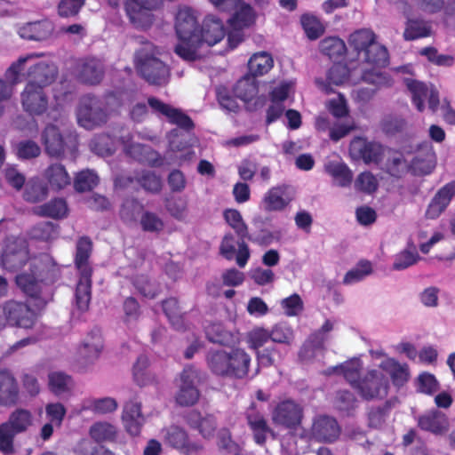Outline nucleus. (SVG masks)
Wrapping results in <instances>:
<instances>
[{
    "mask_svg": "<svg viewBox=\"0 0 455 455\" xmlns=\"http://www.w3.org/2000/svg\"><path fill=\"white\" fill-rule=\"evenodd\" d=\"M383 152L382 146L377 142H369L363 138H355L350 143V154L362 158L365 163H377Z\"/></svg>",
    "mask_w": 455,
    "mask_h": 455,
    "instance_id": "obj_26",
    "label": "nucleus"
},
{
    "mask_svg": "<svg viewBox=\"0 0 455 455\" xmlns=\"http://www.w3.org/2000/svg\"><path fill=\"white\" fill-rule=\"evenodd\" d=\"M163 307L173 327L177 330H180L183 327V319L179 310L177 299L170 298L164 300Z\"/></svg>",
    "mask_w": 455,
    "mask_h": 455,
    "instance_id": "obj_64",
    "label": "nucleus"
},
{
    "mask_svg": "<svg viewBox=\"0 0 455 455\" xmlns=\"http://www.w3.org/2000/svg\"><path fill=\"white\" fill-rule=\"evenodd\" d=\"M44 87L26 84L21 94V104L24 110L31 115H41L48 107V98Z\"/></svg>",
    "mask_w": 455,
    "mask_h": 455,
    "instance_id": "obj_22",
    "label": "nucleus"
},
{
    "mask_svg": "<svg viewBox=\"0 0 455 455\" xmlns=\"http://www.w3.org/2000/svg\"><path fill=\"white\" fill-rule=\"evenodd\" d=\"M53 31V25L49 20L31 22L22 27L19 34L22 38L41 41L47 39Z\"/></svg>",
    "mask_w": 455,
    "mask_h": 455,
    "instance_id": "obj_43",
    "label": "nucleus"
},
{
    "mask_svg": "<svg viewBox=\"0 0 455 455\" xmlns=\"http://www.w3.org/2000/svg\"><path fill=\"white\" fill-rule=\"evenodd\" d=\"M34 417L30 411L26 409H16L13 411L8 420L5 422L16 434L26 432L33 424Z\"/></svg>",
    "mask_w": 455,
    "mask_h": 455,
    "instance_id": "obj_44",
    "label": "nucleus"
},
{
    "mask_svg": "<svg viewBox=\"0 0 455 455\" xmlns=\"http://www.w3.org/2000/svg\"><path fill=\"white\" fill-rule=\"evenodd\" d=\"M300 23L307 36L311 40L320 37L325 30L324 25L313 14L305 13L301 15Z\"/></svg>",
    "mask_w": 455,
    "mask_h": 455,
    "instance_id": "obj_56",
    "label": "nucleus"
},
{
    "mask_svg": "<svg viewBox=\"0 0 455 455\" xmlns=\"http://www.w3.org/2000/svg\"><path fill=\"white\" fill-rule=\"evenodd\" d=\"M388 378L379 367L368 371L356 384L355 389L366 400L381 399L387 394Z\"/></svg>",
    "mask_w": 455,
    "mask_h": 455,
    "instance_id": "obj_8",
    "label": "nucleus"
},
{
    "mask_svg": "<svg viewBox=\"0 0 455 455\" xmlns=\"http://www.w3.org/2000/svg\"><path fill=\"white\" fill-rule=\"evenodd\" d=\"M455 196V180L440 188L431 200L426 211L427 219L435 220L447 208L452 197Z\"/></svg>",
    "mask_w": 455,
    "mask_h": 455,
    "instance_id": "obj_28",
    "label": "nucleus"
},
{
    "mask_svg": "<svg viewBox=\"0 0 455 455\" xmlns=\"http://www.w3.org/2000/svg\"><path fill=\"white\" fill-rule=\"evenodd\" d=\"M371 263L368 260H362L346 274L343 283L345 284H354L363 280L366 276L371 275Z\"/></svg>",
    "mask_w": 455,
    "mask_h": 455,
    "instance_id": "obj_59",
    "label": "nucleus"
},
{
    "mask_svg": "<svg viewBox=\"0 0 455 455\" xmlns=\"http://www.w3.org/2000/svg\"><path fill=\"white\" fill-rule=\"evenodd\" d=\"M205 334L208 339L212 343L221 345H229L235 341V336L227 331L221 323H212L206 327Z\"/></svg>",
    "mask_w": 455,
    "mask_h": 455,
    "instance_id": "obj_55",
    "label": "nucleus"
},
{
    "mask_svg": "<svg viewBox=\"0 0 455 455\" xmlns=\"http://www.w3.org/2000/svg\"><path fill=\"white\" fill-rule=\"evenodd\" d=\"M44 267H40L39 277H36L35 274H20L16 276L17 285L28 296L37 298L41 291V282L53 279L56 275V269L52 259L45 255L44 256Z\"/></svg>",
    "mask_w": 455,
    "mask_h": 455,
    "instance_id": "obj_10",
    "label": "nucleus"
},
{
    "mask_svg": "<svg viewBox=\"0 0 455 455\" xmlns=\"http://www.w3.org/2000/svg\"><path fill=\"white\" fill-rule=\"evenodd\" d=\"M117 408L118 403L113 397H88L81 402L78 413L82 414L84 411H90L95 414L106 415L115 412Z\"/></svg>",
    "mask_w": 455,
    "mask_h": 455,
    "instance_id": "obj_33",
    "label": "nucleus"
},
{
    "mask_svg": "<svg viewBox=\"0 0 455 455\" xmlns=\"http://www.w3.org/2000/svg\"><path fill=\"white\" fill-rule=\"evenodd\" d=\"M324 171L332 177L334 184L339 187H348L353 180L352 171L340 160L325 163Z\"/></svg>",
    "mask_w": 455,
    "mask_h": 455,
    "instance_id": "obj_40",
    "label": "nucleus"
},
{
    "mask_svg": "<svg viewBox=\"0 0 455 455\" xmlns=\"http://www.w3.org/2000/svg\"><path fill=\"white\" fill-rule=\"evenodd\" d=\"M186 134H178V131L174 130L171 132L169 137L170 149L173 152H180L181 155L177 156L179 159L189 158L194 153L192 152L189 145L185 141Z\"/></svg>",
    "mask_w": 455,
    "mask_h": 455,
    "instance_id": "obj_58",
    "label": "nucleus"
},
{
    "mask_svg": "<svg viewBox=\"0 0 455 455\" xmlns=\"http://www.w3.org/2000/svg\"><path fill=\"white\" fill-rule=\"evenodd\" d=\"M133 379L140 386H147L154 383L155 375L148 369V359L146 355H140L133 365Z\"/></svg>",
    "mask_w": 455,
    "mask_h": 455,
    "instance_id": "obj_53",
    "label": "nucleus"
},
{
    "mask_svg": "<svg viewBox=\"0 0 455 455\" xmlns=\"http://www.w3.org/2000/svg\"><path fill=\"white\" fill-rule=\"evenodd\" d=\"M404 84L411 94L413 104L419 111L424 110L426 100L428 101L429 108L435 111L439 105V96L437 91L433 86L428 87L425 84L411 78H405Z\"/></svg>",
    "mask_w": 455,
    "mask_h": 455,
    "instance_id": "obj_16",
    "label": "nucleus"
},
{
    "mask_svg": "<svg viewBox=\"0 0 455 455\" xmlns=\"http://www.w3.org/2000/svg\"><path fill=\"white\" fill-rule=\"evenodd\" d=\"M121 421L127 434L138 436L146 422L141 411V403L136 400H130L123 406Z\"/></svg>",
    "mask_w": 455,
    "mask_h": 455,
    "instance_id": "obj_19",
    "label": "nucleus"
},
{
    "mask_svg": "<svg viewBox=\"0 0 455 455\" xmlns=\"http://www.w3.org/2000/svg\"><path fill=\"white\" fill-rule=\"evenodd\" d=\"M99 178L97 174L92 171L85 170L76 175L74 186L77 191L84 192L92 189L97 186Z\"/></svg>",
    "mask_w": 455,
    "mask_h": 455,
    "instance_id": "obj_62",
    "label": "nucleus"
},
{
    "mask_svg": "<svg viewBox=\"0 0 455 455\" xmlns=\"http://www.w3.org/2000/svg\"><path fill=\"white\" fill-rule=\"evenodd\" d=\"M339 427L334 418L318 416L313 421L311 436L317 442L331 443L339 437Z\"/></svg>",
    "mask_w": 455,
    "mask_h": 455,
    "instance_id": "obj_23",
    "label": "nucleus"
},
{
    "mask_svg": "<svg viewBox=\"0 0 455 455\" xmlns=\"http://www.w3.org/2000/svg\"><path fill=\"white\" fill-rule=\"evenodd\" d=\"M198 371L192 366H187L176 380L177 392L175 400L181 406L195 404L199 398V391L196 383L198 381Z\"/></svg>",
    "mask_w": 455,
    "mask_h": 455,
    "instance_id": "obj_9",
    "label": "nucleus"
},
{
    "mask_svg": "<svg viewBox=\"0 0 455 455\" xmlns=\"http://www.w3.org/2000/svg\"><path fill=\"white\" fill-rule=\"evenodd\" d=\"M379 182L377 178L370 172L360 173L355 180V189L359 192L371 194L376 191Z\"/></svg>",
    "mask_w": 455,
    "mask_h": 455,
    "instance_id": "obj_61",
    "label": "nucleus"
},
{
    "mask_svg": "<svg viewBox=\"0 0 455 455\" xmlns=\"http://www.w3.org/2000/svg\"><path fill=\"white\" fill-rule=\"evenodd\" d=\"M19 389L14 377L8 371H0V403L12 405L17 402Z\"/></svg>",
    "mask_w": 455,
    "mask_h": 455,
    "instance_id": "obj_39",
    "label": "nucleus"
},
{
    "mask_svg": "<svg viewBox=\"0 0 455 455\" xmlns=\"http://www.w3.org/2000/svg\"><path fill=\"white\" fill-rule=\"evenodd\" d=\"M434 152L430 145L426 144L415 156L405 158H394V164L402 171L410 168L416 174H427L434 168Z\"/></svg>",
    "mask_w": 455,
    "mask_h": 455,
    "instance_id": "obj_14",
    "label": "nucleus"
},
{
    "mask_svg": "<svg viewBox=\"0 0 455 455\" xmlns=\"http://www.w3.org/2000/svg\"><path fill=\"white\" fill-rule=\"evenodd\" d=\"M187 421L191 427L197 429L204 438L213 437L217 423L212 415L202 416L199 412L193 411L188 413Z\"/></svg>",
    "mask_w": 455,
    "mask_h": 455,
    "instance_id": "obj_38",
    "label": "nucleus"
},
{
    "mask_svg": "<svg viewBox=\"0 0 455 455\" xmlns=\"http://www.w3.org/2000/svg\"><path fill=\"white\" fill-rule=\"evenodd\" d=\"M104 343L100 330L91 331L83 339L77 348L76 366L78 371H85L100 357Z\"/></svg>",
    "mask_w": 455,
    "mask_h": 455,
    "instance_id": "obj_6",
    "label": "nucleus"
},
{
    "mask_svg": "<svg viewBox=\"0 0 455 455\" xmlns=\"http://www.w3.org/2000/svg\"><path fill=\"white\" fill-rule=\"evenodd\" d=\"M363 363L359 358H353L332 369L335 373L342 374L349 384L355 388L356 384L361 380L360 371Z\"/></svg>",
    "mask_w": 455,
    "mask_h": 455,
    "instance_id": "obj_48",
    "label": "nucleus"
},
{
    "mask_svg": "<svg viewBox=\"0 0 455 455\" xmlns=\"http://www.w3.org/2000/svg\"><path fill=\"white\" fill-rule=\"evenodd\" d=\"M432 28L428 21L419 19H408L403 31V38L407 41L427 37L431 35Z\"/></svg>",
    "mask_w": 455,
    "mask_h": 455,
    "instance_id": "obj_46",
    "label": "nucleus"
},
{
    "mask_svg": "<svg viewBox=\"0 0 455 455\" xmlns=\"http://www.w3.org/2000/svg\"><path fill=\"white\" fill-rule=\"evenodd\" d=\"M251 355L242 348L230 350V378L243 379L249 374Z\"/></svg>",
    "mask_w": 455,
    "mask_h": 455,
    "instance_id": "obj_37",
    "label": "nucleus"
},
{
    "mask_svg": "<svg viewBox=\"0 0 455 455\" xmlns=\"http://www.w3.org/2000/svg\"><path fill=\"white\" fill-rule=\"evenodd\" d=\"M356 72V69L349 72L345 65L338 63L333 65L328 71L326 81L317 78L315 83L320 90L330 93L332 92L331 84L342 85L349 82L354 83L355 81L354 76Z\"/></svg>",
    "mask_w": 455,
    "mask_h": 455,
    "instance_id": "obj_25",
    "label": "nucleus"
},
{
    "mask_svg": "<svg viewBox=\"0 0 455 455\" xmlns=\"http://www.w3.org/2000/svg\"><path fill=\"white\" fill-rule=\"evenodd\" d=\"M200 41L195 44L196 52L200 53L199 48L206 44L213 46L220 43L226 35L223 22L213 15H207L202 24L201 29L197 30Z\"/></svg>",
    "mask_w": 455,
    "mask_h": 455,
    "instance_id": "obj_18",
    "label": "nucleus"
},
{
    "mask_svg": "<svg viewBox=\"0 0 455 455\" xmlns=\"http://www.w3.org/2000/svg\"><path fill=\"white\" fill-rule=\"evenodd\" d=\"M34 212L42 217L60 219L67 216L68 205L64 199L55 198L43 205L36 207Z\"/></svg>",
    "mask_w": 455,
    "mask_h": 455,
    "instance_id": "obj_47",
    "label": "nucleus"
},
{
    "mask_svg": "<svg viewBox=\"0 0 455 455\" xmlns=\"http://www.w3.org/2000/svg\"><path fill=\"white\" fill-rule=\"evenodd\" d=\"M43 178L46 181L48 189L60 191L70 184V177L61 164H52L43 172Z\"/></svg>",
    "mask_w": 455,
    "mask_h": 455,
    "instance_id": "obj_34",
    "label": "nucleus"
},
{
    "mask_svg": "<svg viewBox=\"0 0 455 455\" xmlns=\"http://www.w3.org/2000/svg\"><path fill=\"white\" fill-rule=\"evenodd\" d=\"M235 12L228 20L231 31L228 36V41L230 48H235L243 40L242 30L250 27L255 20V12L253 9L244 3H238Z\"/></svg>",
    "mask_w": 455,
    "mask_h": 455,
    "instance_id": "obj_12",
    "label": "nucleus"
},
{
    "mask_svg": "<svg viewBox=\"0 0 455 455\" xmlns=\"http://www.w3.org/2000/svg\"><path fill=\"white\" fill-rule=\"evenodd\" d=\"M160 3V0H126L125 9L134 26L147 28L153 22L152 11L156 9Z\"/></svg>",
    "mask_w": 455,
    "mask_h": 455,
    "instance_id": "obj_13",
    "label": "nucleus"
},
{
    "mask_svg": "<svg viewBox=\"0 0 455 455\" xmlns=\"http://www.w3.org/2000/svg\"><path fill=\"white\" fill-rule=\"evenodd\" d=\"M293 199L292 188L288 185H277L269 188L262 198V207L266 212H280Z\"/></svg>",
    "mask_w": 455,
    "mask_h": 455,
    "instance_id": "obj_21",
    "label": "nucleus"
},
{
    "mask_svg": "<svg viewBox=\"0 0 455 455\" xmlns=\"http://www.w3.org/2000/svg\"><path fill=\"white\" fill-rule=\"evenodd\" d=\"M345 49V43L338 37H328L320 43L321 52L330 58L342 55Z\"/></svg>",
    "mask_w": 455,
    "mask_h": 455,
    "instance_id": "obj_63",
    "label": "nucleus"
},
{
    "mask_svg": "<svg viewBox=\"0 0 455 455\" xmlns=\"http://www.w3.org/2000/svg\"><path fill=\"white\" fill-rule=\"evenodd\" d=\"M245 418L252 432L254 441L256 443L263 445L267 441V435L272 434V430L264 415L256 408L254 403L246 410Z\"/></svg>",
    "mask_w": 455,
    "mask_h": 455,
    "instance_id": "obj_24",
    "label": "nucleus"
},
{
    "mask_svg": "<svg viewBox=\"0 0 455 455\" xmlns=\"http://www.w3.org/2000/svg\"><path fill=\"white\" fill-rule=\"evenodd\" d=\"M270 334V340L275 343L290 345L294 339L293 329L284 322L275 324Z\"/></svg>",
    "mask_w": 455,
    "mask_h": 455,
    "instance_id": "obj_57",
    "label": "nucleus"
},
{
    "mask_svg": "<svg viewBox=\"0 0 455 455\" xmlns=\"http://www.w3.org/2000/svg\"><path fill=\"white\" fill-rule=\"evenodd\" d=\"M348 44L358 52V58H368L376 52L375 61L383 62L387 59V49L375 42L374 33L370 29H360L350 35Z\"/></svg>",
    "mask_w": 455,
    "mask_h": 455,
    "instance_id": "obj_7",
    "label": "nucleus"
},
{
    "mask_svg": "<svg viewBox=\"0 0 455 455\" xmlns=\"http://www.w3.org/2000/svg\"><path fill=\"white\" fill-rule=\"evenodd\" d=\"M332 329L333 323L330 320L325 321L319 331L313 334L302 347L299 352L300 359L303 361L312 359L315 355V351L322 348L326 339L325 334Z\"/></svg>",
    "mask_w": 455,
    "mask_h": 455,
    "instance_id": "obj_36",
    "label": "nucleus"
},
{
    "mask_svg": "<svg viewBox=\"0 0 455 455\" xmlns=\"http://www.w3.org/2000/svg\"><path fill=\"white\" fill-rule=\"evenodd\" d=\"M90 148L99 156H108L115 150L114 140L108 135H99L91 140Z\"/></svg>",
    "mask_w": 455,
    "mask_h": 455,
    "instance_id": "obj_60",
    "label": "nucleus"
},
{
    "mask_svg": "<svg viewBox=\"0 0 455 455\" xmlns=\"http://www.w3.org/2000/svg\"><path fill=\"white\" fill-rule=\"evenodd\" d=\"M303 418V408L291 400L279 403L271 413L272 421L287 428L299 426Z\"/></svg>",
    "mask_w": 455,
    "mask_h": 455,
    "instance_id": "obj_15",
    "label": "nucleus"
},
{
    "mask_svg": "<svg viewBox=\"0 0 455 455\" xmlns=\"http://www.w3.org/2000/svg\"><path fill=\"white\" fill-rule=\"evenodd\" d=\"M78 76L83 83L99 84L104 75V66L100 60L90 58L81 61L77 69Z\"/></svg>",
    "mask_w": 455,
    "mask_h": 455,
    "instance_id": "obj_35",
    "label": "nucleus"
},
{
    "mask_svg": "<svg viewBox=\"0 0 455 455\" xmlns=\"http://www.w3.org/2000/svg\"><path fill=\"white\" fill-rule=\"evenodd\" d=\"M274 66V60L267 52L254 53L249 60L248 68L251 76H263L267 74Z\"/></svg>",
    "mask_w": 455,
    "mask_h": 455,
    "instance_id": "obj_45",
    "label": "nucleus"
},
{
    "mask_svg": "<svg viewBox=\"0 0 455 455\" xmlns=\"http://www.w3.org/2000/svg\"><path fill=\"white\" fill-rule=\"evenodd\" d=\"M4 315L11 325L31 328L35 324L36 314L27 304L10 300L4 306Z\"/></svg>",
    "mask_w": 455,
    "mask_h": 455,
    "instance_id": "obj_17",
    "label": "nucleus"
},
{
    "mask_svg": "<svg viewBox=\"0 0 455 455\" xmlns=\"http://www.w3.org/2000/svg\"><path fill=\"white\" fill-rule=\"evenodd\" d=\"M92 243L88 238H81L76 245V266L79 272V280L75 292L76 307L82 312L87 310L91 301L92 268L88 259Z\"/></svg>",
    "mask_w": 455,
    "mask_h": 455,
    "instance_id": "obj_4",
    "label": "nucleus"
},
{
    "mask_svg": "<svg viewBox=\"0 0 455 455\" xmlns=\"http://www.w3.org/2000/svg\"><path fill=\"white\" fill-rule=\"evenodd\" d=\"M162 434L164 442L173 448L184 449L188 443L187 432L178 426H170L163 429Z\"/></svg>",
    "mask_w": 455,
    "mask_h": 455,
    "instance_id": "obj_54",
    "label": "nucleus"
},
{
    "mask_svg": "<svg viewBox=\"0 0 455 455\" xmlns=\"http://www.w3.org/2000/svg\"><path fill=\"white\" fill-rule=\"evenodd\" d=\"M40 140L45 153L51 157H61L68 147L60 128L52 124H49L44 128Z\"/></svg>",
    "mask_w": 455,
    "mask_h": 455,
    "instance_id": "obj_20",
    "label": "nucleus"
},
{
    "mask_svg": "<svg viewBox=\"0 0 455 455\" xmlns=\"http://www.w3.org/2000/svg\"><path fill=\"white\" fill-rule=\"evenodd\" d=\"M148 105L155 112L164 115L170 123L180 128L190 129L193 126L191 119L178 108L164 104L156 98L148 99Z\"/></svg>",
    "mask_w": 455,
    "mask_h": 455,
    "instance_id": "obj_29",
    "label": "nucleus"
},
{
    "mask_svg": "<svg viewBox=\"0 0 455 455\" xmlns=\"http://www.w3.org/2000/svg\"><path fill=\"white\" fill-rule=\"evenodd\" d=\"M137 135H128L122 138L124 149L132 157L140 162H148L152 164H160L157 161V154L151 151L148 147H146L135 140Z\"/></svg>",
    "mask_w": 455,
    "mask_h": 455,
    "instance_id": "obj_31",
    "label": "nucleus"
},
{
    "mask_svg": "<svg viewBox=\"0 0 455 455\" xmlns=\"http://www.w3.org/2000/svg\"><path fill=\"white\" fill-rule=\"evenodd\" d=\"M382 372L388 374L393 384L401 387L409 379V369L406 364H401L394 358H386L379 363Z\"/></svg>",
    "mask_w": 455,
    "mask_h": 455,
    "instance_id": "obj_41",
    "label": "nucleus"
},
{
    "mask_svg": "<svg viewBox=\"0 0 455 455\" xmlns=\"http://www.w3.org/2000/svg\"><path fill=\"white\" fill-rule=\"evenodd\" d=\"M259 92L256 79L251 76H245L240 79L235 88L234 93L244 102L254 99Z\"/></svg>",
    "mask_w": 455,
    "mask_h": 455,
    "instance_id": "obj_52",
    "label": "nucleus"
},
{
    "mask_svg": "<svg viewBox=\"0 0 455 455\" xmlns=\"http://www.w3.org/2000/svg\"><path fill=\"white\" fill-rule=\"evenodd\" d=\"M120 105L121 100L116 94H109L104 100L84 96L76 110L77 123L87 130L94 129L105 124L109 112Z\"/></svg>",
    "mask_w": 455,
    "mask_h": 455,
    "instance_id": "obj_3",
    "label": "nucleus"
},
{
    "mask_svg": "<svg viewBox=\"0 0 455 455\" xmlns=\"http://www.w3.org/2000/svg\"><path fill=\"white\" fill-rule=\"evenodd\" d=\"M207 364L213 374L230 378V351L215 350L209 352Z\"/></svg>",
    "mask_w": 455,
    "mask_h": 455,
    "instance_id": "obj_42",
    "label": "nucleus"
},
{
    "mask_svg": "<svg viewBox=\"0 0 455 455\" xmlns=\"http://www.w3.org/2000/svg\"><path fill=\"white\" fill-rule=\"evenodd\" d=\"M419 427L434 435H443L449 429V420L446 415L437 410L429 411L419 417Z\"/></svg>",
    "mask_w": 455,
    "mask_h": 455,
    "instance_id": "obj_30",
    "label": "nucleus"
},
{
    "mask_svg": "<svg viewBox=\"0 0 455 455\" xmlns=\"http://www.w3.org/2000/svg\"><path fill=\"white\" fill-rule=\"evenodd\" d=\"M48 187L35 177L26 182L23 198L29 203H37L48 196Z\"/></svg>",
    "mask_w": 455,
    "mask_h": 455,
    "instance_id": "obj_49",
    "label": "nucleus"
},
{
    "mask_svg": "<svg viewBox=\"0 0 455 455\" xmlns=\"http://www.w3.org/2000/svg\"><path fill=\"white\" fill-rule=\"evenodd\" d=\"M89 435L96 443H116L120 438L121 431L109 421L99 420L90 427Z\"/></svg>",
    "mask_w": 455,
    "mask_h": 455,
    "instance_id": "obj_32",
    "label": "nucleus"
},
{
    "mask_svg": "<svg viewBox=\"0 0 455 455\" xmlns=\"http://www.w3.org/2000/svg\"><path fill=\"white\" fill-rule=\"evenodd\" d=\"M158 52L152 44L147 43L136 52L135 64L140 75L150 84H165L170 72L167 66L156 55Z\"/></svg>",
    "mask_w": 455,
    "mask_h": 455,
    "instance_id": "obj_5",
    "label": "nucleus"
},
{
    "mask_svg": "<svg viewBox=\"0 0 455 455\" xmlns=\"http://www.w3.org/2000/svg\"><path fill=\"white\" fill-rule=\"evenodd\" d=\"M28 259V244L25 239L10 237L2 253L1 262L4 268L16 271Z\"/></svg>",
    "mask_w": 455,
    "mask_h": 455,
    "instance_id": "obj_11",
    "label": "nucleus"
},
{
    "mask_svg": "<svg viewBox=\"0 0 455 455\" xmlns=\"http://www.w3.org/2000/svg\"><path fill=\"white\" fill-rule=\"evenodd\" d=\"M419 259L420 257L416 245L412 242H409L407 247L395 255L393 268L395 270H403L416 264Z\"/></svg>",
    "mask_w": 455,
    "mask_h": 455,
    "instance_id": "obj_50",
    "label": "nucleus"
},
{
    "mask_svg": "<svg viewBox=\"0 0 455 455\" xmlns=\"http://www.w3.org/2000/svg\"><path fill=\"white\" fill-rule=\"evenodd\" d=\"M175 29L180 39L175 47L177 55L188 61L200 58L202 54L195 48V44L200 41L196 12L188 6L179 7L175 17Z\"/></svg>",
    "mask_w": 455,
    "mask_h": 455,
    "instance_id": "obj_2",
    "label": "nucleus"
},
{
    "mask_svg": "<svg viewBox=\"0 0 455 455\" xmlns=\"http://www.w3.org/2000/svg\"><path fill=\"white\" fill-rule=\"evenodd\" d=\"M49 389L56 395L69 392L73 387L70 376L62 371H52L48 375Z\"/></svg>",
    "mask_w": 455,
    "mask_h": 455,
    "instance_id": "obj_51",
    "label": "nucleus"
},
{
    "mask_svg": "<svg viewBox=\"0 0 455 455\" xmlns=\"http://www.w3.org/2000/svg\"><path fill=\"white\" fill-rule=\"evenodd\" d=\"M375 58L376 52H371L369 54L368 58L362 57L359 59L366 64L373 65V68L371 69L362 68L358 70L359 73H362V79L368 84H376L378 86L390 85V78L387 74L379 69V67H383L387 63L388 58L383 62L375 61Z\"/></svg>",
    "mask_w": 455,
    "mask_h": 455,
    "instance_id": "obj_27",
    "label": "nucleus"
},
{
    "mask_svg": "<svg viewBox=\"0 0 455 455\" xmlns=\"http://www.w3.org/2000/svg\"><path fill=\"white\" fill-rule=\"evenodd\" d=\"M12 70L13 75L19 77L20 84L26 80V84L40 87L50 85L58 73L56 66L47 60L41 59L38 53L20 55L12 61Z\"/></svg>",
    "mask_w": 455,
    "mask_h": 455,
    "instance_id": "obj_1",
    "label": "nucleus"
}]
</instances>
